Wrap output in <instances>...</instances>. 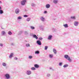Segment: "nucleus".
<instances>
[{
  "instance_id": "obj_14",
  "label": "nucleus",
  "mask_w": 79,
  "mask_h": 79,
  "mask_svg": "<svg viewBox=\"0 0 79 79\" xmlns=\"http://www.w3.org/2000/svg\"><path fill=\"white\" fill-rule=\"evenodd\" d=\"M58 0H53V2L55 3V4H56L58 3Z\"/></svg>"
},
{
  "instance_id": "obj_36",
  "label": "nucleus",
  "mask_w": 79,
  "mask_h": 79,
  "mask_svg": "<svg viewBox=\"0 0 79 79\" xmlns=\"http://www.w3.org/2000/svg\"><path fill=\"white\" fill-rule=\"evenodd\" d=\"M50 76V74H47V77H49Z\"/></svg>"
},
{
  "instance_id": "obj_34",
  "label": "nucleus",
  "mask_w": 79,
  "mask_h": 79,
  "mask_svg": "<svg viewBox=\"0 0 79 79\" xmlns=\"http://www.w3.org/2000/svg\"><path fill=\"white\" fill-rule=\"evenodd\" d=\"M47 48H48V47L47 46H46L45 47V50H47Z\"/></svg>"
},
{
  "instance_id": "obj_24",
  "label": "nucleus",
  "mask_w": 79,
  "mask_h": 79,
  "mask_svg": "<svg viewBox=\"0 0 79 79\" xmlns=\"http://www.w3.org/2000/svg\"><path fill=\"white\" fill-rule=\"evenodd\" d=\"M62 64H63V63L62 62H60L59 64V66H62Z\"/></svg>"
},
{
  "instance_id": "obj_6",
  "label": "nucleus",
  "mask_w": 79,
  "mask_h": 79,
  "mask_svg": "<svg viewBox=\"0 0 79 79\" xmlns=\"http://www.w3.org/2000/svg\"><path fill=\"white\" fill-rule=\"evenodd\" d=\"M36 43H37V44L38 45H42V43H41V41H40L39 40H37V41L36 42Z\"/></svg>"
},
{
  "instance_id": "obj_16",
  "label": "nucleus",
  "mask_w": 79,
  "mask_h": 79,
  "mask_svg": "<svg viewBox=\"0 0 79 79\" xmlns=\"http://www.w3.org/2000/svg\"><path fill=\"white\" fill-rule=\"evenodd\" d=\"M33 37L34 38H35L36 39H38V37L35 35H33Z\"/></svg>"
},
{
  "instance_id": "obj_1",
  "label": "nucleus",
  "mask_w": 79,
  "mask_h": 79,
  "mask_svg": "<svg viewBox=\"0 0 79 79\" xmlns=\"http://www.w3.org/2000/svg\"><path fill=\"white\" fill-rule=\"evenodd\" d=\"M64 57L65 58H66V59H67V60H68L69 61H71L72 60L71 59H70V57L68 55H65L64 56Z\"/></svg>"
},
{
  "instance_id": "obj_38",
  "label": "nucleus",
  "mask_w": 79,
  "mask_h": 79,
  "mask_svg": "<svg viewBox=\"0 0 79 79\" xmlns=\"http://www.w3.org/2000/svg\"><path fill=\"white\" fill-rule=\"evenodd\" d=\"M24 17H27V15H24L23 16Z\"/></svg>"
},
{
  "instance_id": "obj_9",
  "label": "nucleus",
  "mask_w": 79,
  "mask_h": 79,
  "mask_svg": "<svg viewBox=\"0 0 79 79\" xmlns=\"http://www.w3.org/2000/svg\"><path fill=\"white\" fill-rule=\"evenodd\" d=\"M45 7L46 8H49L50 7V5L49 4H47L46 5Z\"/></svg>"
},
{
  "instance_id": "obj_3",
  "label": "nucleus",
  "mask_w": 79,
  "mask_h": 79,
  "mask_svg": "<svg viewBox=\"0 0 79 79\" xmlns=\"http://www.w3.org/2000/svg\"><path fill=\"white\" fill-rule=\"evenodd\" d=\"M5 77L6 79H10V74L6 73L5 75Z\"/></svg>"
},
{
  "instance_id": "obj_7",
  "label": "nucleus",
  "mask_w": 79,
  "mask_h": 79,
  "mask_svg": "<svg viewBox=\"0 0 79 79\" xmlns=\"http://www.w3.org/2000/svg\"><path fill=\"white\" fill-rule=\"evenodd\" d=\"M40 19L41 21H42L43 22L45 21V18L43 17H41L40 18Z\"/></svg>"
},
{
  "instance_id": "obj_26",
  "label": "nucleus",
  "mask_w": 79,
  "mask_h": 79,
  "mask_svg": "<svg viewBox=\"0 0 79 79\" xmlns=\"http://www.w3.org/2000/svg\"><path fill=\"white\" fill-rule=\"evenodd\" d=\"M39 40H43V38L42 37H40L39 38Z\"/></svg>"
},
{
  "instance_id": "obj_39",
  "label": "nucleus",
  "mask_w": 79,
  "mask_h": 79,
  "mask_svg": "<svg viewBox=\"0 0 79 79\" xmlns=\"http://www.w3.org/2000/svg\"><path fill=\"white\" fill-rule=\"evenodd\" d=\"M15 60H18V58L17 57H15L14 58Z\"/></svg>"
},
{
  "instance_id": "obj_11",
  "label": "nucleus",
  "mask_w": 79,
  "mask_h": 79,
  "mask_svg": "<svg viewBox=\"0 0 79 79\" xmlns=\"http://www.w3.org/2000/svg\"><path fill=\"white\" fill-rule=\"evenodd\" d=\"M27 73L28 75H30L31 74V72L30 71H28L27 72Z\"/></svg>"
},
{
  "instance_id": "obj_28",
  "label": "nucleus",
  "mask_w": 79,
  "mask_h": 79,
  "mask_svg": "<svg viewBox=\"0 0 79 79\" xmlns=\"http://www.w3.org/2000/svg\"><path fill=\"white\" fill-rule=\"evenodd\" d=\"M30 28L31 29H35V27H32V26H31L30 27Z\"/></svg>"
},
{
  "instance_id": "obj_44",
  "label": "nucleus",
  "mask_w": 79,
  "mask_h": 79,
  "mask_svg": "<svg viewBox=\"0 0 79 79\" xmlns=\"http://www.w3.org/2000/svg\"><path fill=\"white\" fill-rule=\"evenodd\" d=\"M50 69H52V68H50Z\"/></svg>"
},
{
  "instance_id": "obj_18",
  "label": "nucleus",
  "mask_w": 79,
  "mask_h": 79,
  "mask_svg": "<svg viewBox=\"0 0 79 79\" xmlns=\"http://www.w3.org/2000/svg\"><path fill=\"white\" fill-rule=\"evenodd\" d=\"M13 53H11L10 54V55L9 56L10 58H11L13 57Z\"/></svg>"
},
{
  "instance_id": "obj_19",
  "label": "nucleus",
  "mask_w": 79,
  "mask_h": 79,
  "mask_svg": "<svg viewBox=\"0 0 79 79\" xmlns=\"http://www.w3.org/2000/svg\"><path fill=\"white\" fill-rule=\"evenodd\" d=\"M2 65L3 66H4V67H5L6 66V64L4 62H3L2 63Z\"/></svg>"
},
{
  "instance_id": "obj_5",
  "label": "nucleus",
  "mask_w": 79,
  "mask_h": 79,
  "mask_svg": "<svg viewBox=\"0 0 79 79\" xmlns=\"http://www.w3.org/2000/svg\"><path fill=\"white\" fill-rule=\"evenodd\" d=\"M20 10L18 8H17L15 10V13L16 14H18L19 13Z\"/></svg>"
},
{
  "instance_id": "obj_42",
  "label": "nucleus",
  "mask_w": 79,
  "mask_h": 79,
  "mask_svg": "<svg viewBox=\"0 0 79 79\" xmlns=\"http://www.w3.org/2000/svg\"><path fill=\"white\" fill-rule=\"evenodd\" d=\"M1 9H2V8H1V7L0 6V10H1Z\"/></svg>"
},
{
  "instance_id": "obj_25",
  "label": "nucleus",
  "mask_w": 79,
  "mask_h": 79,
  "mask_svg": "<svg viewBox=\"0 0 79 79\" xmlns=\"http://www.w3.org/2000/svg\"><path fill=\"white\" fill-rule=\"evenodd\" d=\"M71 19H76V17L75 16L71 17Z\"/></svg>"
},
{
  "instance_id": "obj_22",
  "label": "nucleus",
  "mask_w": 79,
  "mask_h": 79,
  "mask_svg": "<svg viewBox=\"0 0 79 79\" xmlns=\"http://www.w3.org/2000/svg\"><path fill=\"white\" fill-rule=\"evenodd\" d=\"M3 13V11L2 10H0V14L2 15Z\"/></svg>"
},
{
  "instance_id": "obj_37",
  "label": "nucleus",
  "mask_w": 79,
  "mask_h": 79,
  "mask_svg": "<svg viewBox=\"0 0 79 79\" xmlns=\"http://www.w3.org/2000/svg\"><path fill=\"white\" fill-rule=\"evenodd\" d=\"M24 33H25V34L26 35L27 34H28V33H27V31H25Z\"/></svg>"
},
{
  "instance_id": "obj_23",
  "label": "nucleus",
  "mask_w": 79,
  "mask_h": 79,
  "mask_svg": "<svg viewBox=\"0 0 79 79\" xmlns=\"http://www.w3.org/2000/svg\"><path fill=\"white\" fill-rule=\"evenodd\" d=\"M39 53H40V52H39V51H36L35 52V54H39Z\"/></svg>"
},
{
  "instance_id": "obj_31",
  "label": "nucleus",
  "mask_w": 79,
  "mask_h": 79,
  "mask_svg": "<svg viewBox=\"0 0 79 79\" xmlns=\"http://www.w3.org/2000/svg\"><path fill=\"white\" fill-rule=\"evenodd\" d=\"M22 19V18L21 16H19L17 18L18 19Z\"/></svg>"
},
{
  "instance_id": "obj_17",
  "label": "nucleus",
  "mask_w": 79,
  "mask_h": 79,
  "mask_svg": "<svg viewBox=\"0 0 79 79\" xmlns=\"http://www.w3.org/2000/svg\"><path fill=\"white\" fill-rule=\"evenodd\" d=\"M74 24L76 26H77L78 25V22H75L74 23Z\"/></svg>"
},
{
  "instance_id": "obj_4",
  "label": "nucleus",
  "mask_w": 79,
  "mask_h": 79,
  "mask_svg": "<svg viewBox=\"0 0 79 79\" xmlns=\"http://www.w3.org/2000/svg\"><path fill=\"white\" fill-rule=\"evenodd\" d=\"M39 28L41 30V31H44L45 27H44V26L40 25L39 26Z\"/></svg>"
},
{
  "instance_id": "obj_47",
  "label": "nucleus",
  "mask_w": 79,
  "mask_h": 79,
  "mask_svg": "<svg viewBox=\"0 0 79 79\" xmlns=\"http://www.w3.org/2000/svg\"><path fill=\"white\" fill-rule=\"evenodd\" d=\"M2 29H3L4 28L2 27Z\"/></svg>"
},
{
  "instance_id": "obj_40",
  "label": "nucleus",
  "mask_w": 79,
  "mask_h": 79,
  "mask_svg": "<svg viewBox=\"0 0 79 79\" xmlns=\"http://www.w3.org/2000/svg\"><path fill=\"white\" fill-rule=\"evenodd\" d=\"M47 13V11H45L44 12V13Z\"/></svg>"
},
{
  "instance_id": "obj_10",
  "label": "nucleus",
  "mask_w": 79,
  "mask_h": 79,
  "mask_svg": "<svg viewBox=\"0 0 79 79\" xmlns=\"http://www.w3.org/2000/svg\"><path fill=\"white\" fill-rule=\"evenodd\" d=\"M52 36L50 35L48 36V40H51V39H52Z\"/></svg>"
},
{
  "instance_id": "obj_41",
  "label": "nucleus",
  "mask_w": 79,
  "mask_h": 79,
  "mask_svg": "<svg viewBox=\"0 0 79 79\" xmlns=\"http://www.w3.org/2000/svg\"><path fill=\"white\" fill-rule=\"evenodd\" d=\"M0 46H1V47H2L3 46V44H0Z\"/></svg>"
},
{
  "instance_id": "obj_46",
  "label": "nucleus",
  "mask_w": 79,
  "mask_h": 79,
  "mask_svg": "<svg viewBox=\"0 0 79 79\" xmlns=\"http://www.w3.org/2000/svg\"><path fill=\"white\" fill-rule=\"evenodd\" d=\"M21 32H22V31H20V33H21Z\"/></svg>"
},
{
  "instance_id": "obj_45",
  "label": "nucleus",
  "mask_w": 79,
  "mask_h": 79,
  "mask_svg": "<svg viewBox=\"0 0 79 79\" xmlns=\"http://www.w3.org/2000/svg\"><path fill=\"white\" fill-rule=\"evenodd\" d=\"M0 3H2V2L1 1H0Z\"/></svg>"
},
{
  "instance_id": "obj_35",
  "label": "nucleus",
  "mask_w": 79,
  "mask_h": 79,
  "mask_svg": "<svg viewBox=\"0 0 79 79\" xmlns=\"http://www.w3.org/2000/svg\"><path fill=\"white\" fill-rule=\"evenodd\" d=\"M32 70H35V68L34 67H32L31 68Z\"/></svg>"
},
{
  "instance_id": "obj_27",
  "label": "nucleus",
  "mask_w": 79,
  "mask_h": 79,
  "mask_svg": "<svg viewBox=\"0 0 79 79\" xmlns=\"http://www.w3.org/2000/svg\"><path fill=\"white\" fill-rule=\"evenodd\" d=\"M68 65L67 64H65L63 66L64 68H66V67H68Z\"/></svg>"
},
{
  "instance_id": "obj_29",
  "label": "nucleus",
  "mask_w": 79,
  "mask_h": 79,
  "mask_svg": "<svg viewBox=\"0 0 79 79\" xmlns=\"http://www.w3.org/2000/svg\"><path fill=\"white\" fill-rule=\"evenodd\" d=\"M8 34L9 35H11V34H12V33H11V31H9L8 32Z\"/></svg>"
},
{
  "instance_id": "obj_2",
  "label": "nucleus",
  "mask_w": 79,
  "mask_h": 79,
  "mask_svg": "<svg viewBox=\"0 0 79 79\" xmlns=\"http://www.w3.org/2000/svg\"><path fill=\"white\" fill-rule=\"evenodd\" d=\"M27 1V0H23V1H22L21 2V5L23 6L25 5Z\"/></svg>"
},
{
  "instance_id": "obj_21",
  "label": "nucleus",
  "mask_w": 79,
  "mask_h": 79,
  "mask_svg": "<svg viewBox=\"0 0 79 79\" xmlns=\"http://www.w3.org/2000/svg\"><path fill=\"white\" fill-rule=\"evenodd\" d=\"M31 5L33 7H34V6H35V4L34 3H31Z\"/></svg>"
},
{
  "instance_id": "obj_30",
  "label": "nucleus",
  "mask_w": 79,
  "mask_h": 79,
  "mask_svg": "<svg viewBox=\"0 0 79 79\" xmlns=\"http://www.w3.org/2000/svg\"><path fill=\"white\" fill-rule=\"evenodd\" d=\"M28 58H29V59H32V56H28Z\"/></svg>"
},
{
  "instance_id": "obj_43",
  "label": "nucleus",
  "mask_w": 79,
  "mask_h": 79,
  "mask_svg": "<svg viewBox=\"0 0 79 79\" xmlns=\"http://www.w3.org/2000/svg\"><path fill=\"white\" fill-rule=\"evenodd\" d=\"M11 44L12 45H13V43H12V44Z\"/></svg>"
},
{
  "instance_id": "obj_8",
  "label": "nucleus",
  "mask_w": 79,
  "mask_h": 79,
  "mask_svg": "<svg viewBox=\"0 0 79 79\" xmlns=\"http://www.w3.org/2000/svg\"><path fill=\"white\" fill-rule=\"evenodd\" d=\"M1 34L2 35H5L6 34V32L5 31H1Z\"/></svg>"
},
{
  "instance_id": "obj_33",
  "label": "nucleus",
  "mask_w": 79,
  "mask_h": 79,
  "mask_svg": "<svg viewBox=\"0 0 79 79\" xmlns=\"http://www.w3.org/2000/svg\"><path fill=\"white\" fill-rule=\"evenodd\" d=\"M30 20H31V18H28L27 19V21H30Z\"/></svg>"
},
{
  "instance_id": "obj_12",
  "label": "nucleus",
  "mask_w": 79,
  "mask_h": 79,
  "mask_svg": "<svg viewBox=\"0 0 79 79\" xmlns=\"http://www.w3.org/2000/svg\"><path fill=\"white\" fill-rule=\"evenodd\" d=\"M53 50L54 53H55V54H56V52H56V49H55V48H53Z\"/></svg>"
},
{
  "instance_id": "obj_13",
  "label": "nucleus",
  "mask_w": 79,
  "mask_h": 79,
  "mask_svg": "<svg viewBox=\"0 0 79 79\" xmlns=\"http://www.w3.org/2000/svg\"><path fill=\"white\" fill-rule=\"evenodd\" d=\"M34 67L36 68H39V66L37 64H35L34 65Z\"/></svg>"
},
{
  "instance_id": "obj_20",
  "label": "nucleus",
  "mask_w": 79,
  "mask_h": 79,
  "mask_svg": "<svg viewBox=\"0 0 79 79\" xmlns=\"http://www.w3.org/2000/svg\"><path fill=\"white\" fill-rule=\"evenodd\" d=\"M63 26L64 27H68V26L67 24H64Z\"/></svg>"
},
{
  "instance_id": "obj_32",
  "label": "nucleus",
  "mask_w": 79,
  "mask_h": 79,
  "mask_svg": "<svg viewBox=\"0 0 79 79\" xmlns=\"http://www.w3.org/2000/svg\"><path fill=\"white\" fill-rule=\"evenodd\" d=\"M29 46H30V44H26V47H29Z\"/></svg>"
},
{
  "instance_id": "obj_15",
  "label": "nucleus",
  "mask_w": 79,
  "mask_h": 79,
  "mask_svg": "<svg viewBox=\"0 0 79 79\" xmlns=\"http://www.w3.org/2000/svg\"><path fill=\"white\" fill-rule=\"evenodd\" d=\"M53 57V55L52 54H50L49 55V57L50 58H52Z\"/></svg>"
}]
</instances>
